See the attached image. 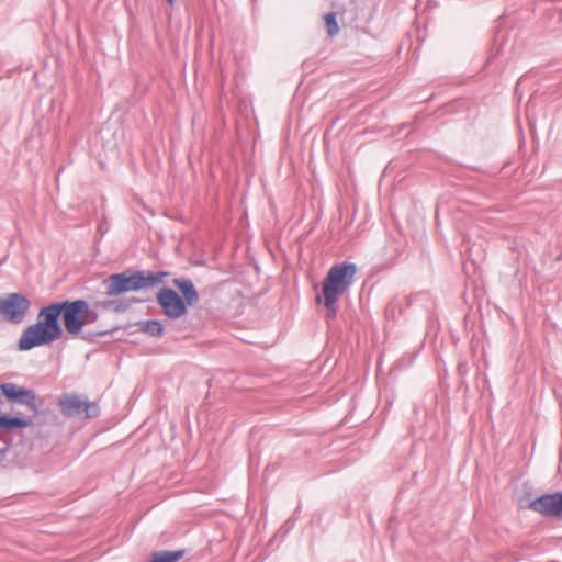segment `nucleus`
<instances>
[{"mask_svg":"<svg viewBox=\"0 0 562 562\" xmlns=\"http://www.w3.org/2000/svg\"><path fill=\"white\" fill-rule=\"evenodd\" d=\"M143 331L153 337H159L164 333V326L159 321H147L142 325Z\"/></svg>","mask_w":562,"mask_h":562,"instance_id":"13","label":"nucleus"},{"mask_svg":"<svg viewBox=\"0 0 562 562\" xmlns=\"http://www.w3.org/2000/svg\"><path fill=\"white\" fill-rule=\"evenodd\" d=\"M322 301L324 302V305L327 310V313H326L327 318H335L336 314H337V308H336L337 301H333L331 304H328L326 300H322Z\"/></svg>","mask_w":562,"mask_h":562,"instance_id":"16","label":"nucleus"},{"mask_svg":"<svg viewBox=\"0 0 562 562\" xmlns=\"http://www.w3.org/2000/svg\"><path fill=\"white\" fill-rule=\"evenodd\" d=\"M325 24L327 27V33L329 36H335L339 33V26L336 21V13L329 12L324 16Z\"/></svg>","mask_w":562,"mask_h":562,"instance_id":"14","label":"nucleus"},{"mask_svg":"<svg viewBox=\"0 0 562 562\" xmlns=\"http://www.w3.org/2000/svg\"><path fill=\"white\" fill-rule=\"evenodd\" d=\"M61 412L67 417H77L85 414L87 418L97 417L100 413L95 403L88 402L79 395L70 394L59 400Z\"/></svg>","mask_w":562,"mask_h":562,"instance_id":"6","label":"nucleus"},{"mask_svg":"<svg viewBox=\"0 0 562 562\" xmlns=\"http://www.w3.org/2000/svg\"><path fill=\"white\" fill-rule=\"evenodd\" d=\"M530 508L548 517L562 515V493L542 495L530 503Z\"/></svg>","mask_w":562,"mask_h":562,"instance_id":"9","label":"nucleus"},{"mask_svg":"<svg viewBox=\"0 0 562 562\" xmlns=\"http://www.w3.org/2000/svg\"><path fill=\"white\" fill-rule=\"evenodd\" d=\"M172 283L182 293L186 306H194L199 302V293L191 280L173 279Z\"/></svg>","mask_w":562,"mask_h":562,"instance_id":"10","label":"nucleus"},{"mask_svg":"<svg viewBox=\"0 0 562 562\" xmlns=\"http://www.w3.org/2000/svg\"><path fill=\"white\" fill-rule=\"evenodd\" d=\"M61 310L65 330L72 336L79 335L86 324L97 319V313L85 300L61 301Z\"/></svg>","mask_w":562,"mask_h":562,"instance_id":"4","label":"nucleus"},{"mask_svg":"<svg viewBox=\"0 0 562 562\" xmlns=\"http://www.w3.org/2000/svg\"><path fill=\"white\" fill-rule=\"evenodd\" d=\"M150 562H158V560L153 555V559Z\"/></svg>","mask_w":562,"mask_h":562,"instance_id":"17","label":"nucleus"},{"mask_svg":"<svg viewBox=\"0 0 562 562\" xmlns=\"http://www.w3.org/2000/svg\"><path fill=\"white\" fill-rule=\"evenodd\" d=\"M99 305L106 310L113 308L116 312L125 311L130 306L127 303H115L113 301H103Z\"/></svg>","mask_w":562,"mask_h":562,"instance_id":"15","label":"nucleus"},{"mask_svg":"<svg viewBox=\"0 0 562 562\" xmlns=\"http://www.w3.org/2000/svg\"><path fill=\"white\" fill-rule=\"evenodd\" d=\"M31 307L30 300L20 293H9L0 297V315L12 324L24 321Z\"/></svg>","mask_w":562,"mask_h":562,"instance_id":"5","label":"nucleus"},{"mask_svg":"<svg viewBox=\"0 0 562 562\" xmlns=\"http://www.w3.org/2000/svg\"><path fill=\"white\" fill-rule=\"evenodd\" d=\"M156 301L161 307L164 314L170 319H177L187 314L184 301L170 288H160L157 292Z\"/></svg>","mask_w":562,"mask_h":562,"instance_id":"7","label":"nucleus"},{"mask_svg":"<svg viewBox=\"0 0 562 562\" xmlns=\"http://www.w3.org/2000/svg\"><path fill=\"white\" fill-rule=\"evenodd\" d=\"M0 391L9 402L25 405L35 414L38 413L36 394L32 389L22 387L10 382L0 384Z\"/></svg>","mask_w":562,"mask_h":562,"instance_id":"8","label":"nucleus"},{"mask_svg":"<svg viewBox=\"0 0 562 562\" xmlns=\"http://www.w3.org/2000/svg\"><path fill=\"white\" fill-rule=\"evenodd\" d=\"M32 425V420L27 418H19L11 416H0V428L5 430H14L20 428H26Z\"/></svg>","mask_w":562,"mask_h":562,"instance_id":"11","label":"nucleus"},{"mask_svg":"<svg viewBox=\"0 0 562 562\" xmlns=\"http://www.w3.org/2000/svg\"><path fill=\"white\" fill-rule=\"evenodd\" d=\"M184 550L159 551L155 552L154 557L158 560V562H178L184 555Z\"/></svg>","mask_w":562,"mask_h":562,"instance_id":"12","label":"nucleus"},{"mask_svg":"<svg viewBox=\"0 0 562 562\" xmlns=\"http://www.w3.org/2000/svg\"><path fill=\"white\" fill-rule=\"evenodd\" d=\"M357 273V267L351 262L334 265L323 280L322 294L316 296V302L326 300L328 304L338 299L351 286Z\"/></svg>","mask_w":562,"mask_h":562,"instance_id":"3","label":"nucleus"},{"mask_svg":"<svg viewBox=\"0 0 562 562\" xmlns=\"http://www.w3.org/2000/svg\"><path fill=\"white\" fill-rule=\"evenodd\" d=\"M166 272L124 271L109 276L103 284L108 296H116L126 292L155 286L164 281Z\"/></svg>","mask_w":562,"mask_h":562,"instance_id":"2","label":"nucleus"},{"mask_svg":"<svg viewBox=\"0 0 562 562\" xmlns=\"http://www.w3.org/2000/svg\"><path fill=\"white\" fill-rule=\"evenodd\" d=\"M168 3L172 4L175 2V0H167Z\"/></svg>","mask_w":562,"mask_h":562,"instance_id":"18","label":"nucleus"},{"mask_svg":"<svg viewBox=\"0 0 562 562\" xmlns=\"http://www.w3.org/2000/svg\"><path fill=\"white\" fill-rule=\"evenodd\" d=\"M63 316L61 302L42 307L36 323L27 326L21 334L18 348L29 351L35 347L50 345L63 336L59 317Z\"/></svg>","mask_w":562,"mask_h":562,"instance_id":"1","label":"nucleus"}]
</instances>
